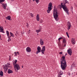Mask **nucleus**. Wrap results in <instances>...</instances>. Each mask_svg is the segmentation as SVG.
<instances>
[{
    "instance_id": "c85d7f7f",
    "label": "nucleus",
    "mask_w": 77,
    "mask_h": 77,
    "mask_svg": "<svg viewBox=\"0 0 77 77\" xmlns=\"http://www.w3.org/2000/svg\"><path fill=\"white\" fill-rule=\"evenodd\" d=\"M3 5H4L3 7V9H6V6L5 5V4H3Z\"/></svg>"
},
{
    "instance_id": "9d476101",
    "label": "nucleus",
    "mask_w": 77,
    "mask_h": 77,
    "mask_svg": "<svg viewBox=\"0 0 77 77\" xmlns=\"http://www.w3.org/2000/svg\"><path fill=\"white\" fill-rule=\"evenodd\" d=\"M27 52H29L31 51V48L29 47H27L26 49Z\"/></svg>"
},
{
    "instance_id": "f704fd0d",
    "label": "nucleus",
    "mask_w": 77,
    "mask_h": 77,
    "mask_svg": "<svg viewBox=\"0 0 77 77\" xmlns=\"http://www.w3.org/2000/svg\"><path fill=\"white\" fill-rule=\"evenodd\" d=\"M9 60H11V55L9 56Z\"/></svg>"
},
{
    "instance_id": "4d7b16f0",
    "label": "nucleus",
    "mask_w": 77,
    "mask_h": 77,
    "mask_svg": "<svg viewBox=\"0 0 77 77\" xmlns=\"http://www.w3.org/2000/svg\"><path fill=\"white\" fill-rule=\"evenodd\" d=\"M67 55V54H66V55Z\"/></svg>"
},
{
    "instance_id": "412c9836",
    "label": "nucleus",
    "mask_w": 77,
    "mask_h": 77,
    "mask_svg": "<svg viewBox=\"0 0 77 77\" xmlns=\"http://www.w3.org/2000/svg\"><path fill=\"white\" fill-rule=\"evenodd\" d=\"M32 1L33 2L35 1L37 4H38V3H39V0H32Z\"/></svg>"
},
{
    "instance_id": "5701e85b",
    "label": "nucleus",
    "mask_w": 77,
    "mask_h": 77,
    "mask_svg": "<svg viewBox=\"0 0 77 77\" xmlns=\"http://www.w3.org/2000/svg\"><path fill=\"white\" fill-rule=\"evenodd\" d=\"M63 43H66V39H65V38L63 39Z\"/></svg>"
},
{
    "instance_id": "72a5a7b5",
    "label": "nucleus",
    "mask_w": 77,
    "mask_h": 77,
    "mask_svg": "<svg viewBox=\"0 0 77 77\" xmlns=\"http://www.w3.org/2000/svg\"><path fill=\"white\" fill-rule=\"evenodd\" d=\"M43 22V20H42L41 19L40 20V23H42Z\"/></svg>"
},
{
    "instance_id": "bf43d9fd",
    "label": "nucleus",
    "mask_w": 77,
    "mask_h": 77,
    "mask_svg": "<svg viewBox=\"0 0 77 77\" xmlns=\"http://www.w3.org/2000/svg\"><path fill=\"white\" fill-rule=\"evenodd\" d=\"M5 5H6H6H7V4H6Z\"/></svg>"
},
{
    "instance_id": "58836bf2",
    "label": "nucleus",
    "mask_w": 77,
    "mask_h": 77,
    "mask_svg": "<svg viewBox=\"0 0 77 77\" xmlns=\"http://www.w3.org/2000/svg\"><path fill=\"white\" fill-rule=\"evenodd\" d=\"M28 34L30 33V29L29 30V31H28Z\"/></svg>"
},
{
    "instance_id": "603ef678",
    "label": "nucleus",
    "mask_w": 77,
    "mask_h": 77,
    "mask_svg": "<svg viewBox=\"0 0 77 77\" xmlns=\"http://www.w3.org/2000/svg\"><path fill=\"white\" fill-rule=\"evenodd\" d=\"M69 75H71V74H70V73H69Z\"/></svg>"
},
{
    "instance_id": "c03bdc74",
    "label": "nucleus",
    "mask_w": 77,
    "mask_h": 77,
    "mask_svg": "<svg viewBox=\"0 0 77 77\" xmlns=\"http://www.w3.org/2000/svg\"><path fill=\"white\" fill-rule=\"evenodd\" d=\"M7 65H11V64L9 63H8Z\"/></svg>"
},
{
    "instance_id": "79ce46f5",
    "label": "nucleus",
    "mask_w": 77,
    "mask_h": 77,
    "mask_svg": "<svg viewBox=\"0 0 77 77\" xmlns=\"http://www.w3.org/2000/svg\"><path fill=\"white\" fill-rule=\"evenodd\" d=\"M9 36V35H8V38H11V36Z\"/></svg>"
},
{
    "instance_id": "dca6fc26",
    "label": "nucleus",
    "mask_w": 77,
    "mask_h": 77,
    "mask_svg": "<svg viewBox=\"0 0 77 77\" xmlns=\"http://www.w3.org/2000/svg\"><path fill=\"white\" fill-rule=\"evenodd\" d=\"M36 19L37 21H39V14H38L36 16Z\"/></svg>"
},
{
    "instance_id": "cd10ccee",
    "label": "nucleus",
    "mask_w": 77,
    "mask_h": 77,
    "mask_svg": "<svg viewBox=\"0 0 77 77\" xmlns=\"http://www.w3.org/2000/svg\"><path fill=\"white\" fill-rule=\"evenodd\" d=\"M41 30L39 29L38 30H37L36 31V32H37V33H39V32H41Z\"/></svg>"
},
{
    "instance_id": "ddd939ff",
    "label": "nucleus",
    "mask_w": 77,
    "mask_h": 77,
    "mask_svg": "<svg viewBox=\"0 0 77 77\" xmlns=\"http://www.w3.org/2000/svg\"><path fill=\"white\" fill-rule=\"evenodd\" d=\"M42 38H41L40 39V44L41 45H43V44H44V42L42 41Z\"/></svg>"
},
{
    "instance_id": "864d4df0",
    "label": "nucleus",
    "mask_w": 77,
    "mask_h": 77,
    "mask_svg": "<svg viewBox=\"0 0 77 77\" xmlns=\"http://www.w3.org/2000/svg\"><path fill=\"white\" fill-rule=\"evenodd\" d=\"M22 68H23V66H22Z\"/></svg>"
},
{
    "instance_id": "1a4fd4ad",
    "label": "nucleus",
    "mask_w": 77,
    "mask_h": 77,
    "mask_svg": "<svg viewBox=\"0 0 77 77\" xmlns=\"http://www.w3.org/2000/svg\"><path fill=\"white\" fill-rule=\"evenodd\" d=\"M48 10H47V12L48 13H50V11H51L52 8L51 7V6H48Z\"/></svg>"
},
{
    "instance_id": "39448f33",
    "label": "nucleus",
    "mask_w": 77,
    "mask_h": 77,
    "mask_svg": "<svg viewBox=\"0 0 77 77\" xmlns=\"http://www.w3.org/2000/svg\"><path fill=\"white\" fill-rule=\"evenodd\" d=\"M15 68H16L17 70H19L20 69V66L18 64H16L14 66Z\"/></svg>"
},
{
    "instance_id": "09e8293b",
    "label": "nucleus",
    "mask_w": 77,
    "mask_h": 77,
    "mask_svg": "<svg viewBox=\"0 0 77 77\" xmlns=\"http://www.w3.org/2000/svg\"><path fill=\"white\" fill-rule=\"evenodd\" d=\"M27 56V57H30V55H26Z\"/></svg>"
},
{
    "instance_id": "4468645a",
    "label": "nucleus",
    "mask_w": 77,
    "mask_h": 77,
    "mask_svg": "<svg viewBox=\"0 0 77 77\" xmlns=\"http://www.w3.org/2000/svg\"><path fill=\"white\" fill-rule=\"evenodd\" d=\"M13 72V71L11 70V69H9L8 70V74H11V73H12Z\"/></svg>"
},
{
    "instance_id": "ea45409f",
    "label": "nucleus",
    "mask_w": 77,
    "mask_h": 77,
    "mask_svg": "<svg viewBox=\"0 0 77 77\" xmlns=\"http://www.w3.org/2000/svg\"><path fill=\"white\" fill-rule=\"evenodd\" d=\"M63 53V52H60L59 53V54H62Z\"/></svg>"
},
{
    "instance_id": "a18cd8bd",
    "label": "nucleus",
    "mask_w": 77,
    "mask_h": 77,
    "mask_svg": "<svg viewBox=\"0 0 77 77\" xmlns=\"http://www.w3.org/2000/svg\"><path fill=\"white\" fill-rule=\"evenodd\" d=\"M1 35H0V39H1V40H2V39L1 38Z\"/></svg>"
},
{
    "instance_id": "a878e982",
    "label": "nucleus",
    "mask_w": 77,
    "mask_h": 77,
    "mask_svg": "<svg viewBox=\"0 0 77 77\" xmlns=\"http://www.w3.org/2000/svg\"><path fill=\"white\" fill-rule=\"evenodd\" d=\"M29 14H30V15L31 16V17H33L34 16H33V14L32 13H30Z\"/></svg>"
},
{
    "instance_id": "6e6552de",
    "label": "nucleus",
    "mask_w": 77,
    "mask_h": 77,
    "mask_svg": "<svg viewBox=\"0 0 77 77\" xmlns=\"http://www.w3.org/2000/svg\"><path fill=\"white\" fill-rule=\"evenodd\" d=\"M71 42L72 44L73 45H74L75 44V40L74 38L71 39Z\"/></svg>"
},
{
    "instance_id": "f3484780",
    "label": "nucleus",
    "mask_w": 77,
    "mask_h": 77,
    "mask_svg": "<svg viewBox=\"0 0 77 77\" xmlns=\"http://www.w3.org/2000/svg\"><path fill=\"white\" fill-rule=\"evenodd\" d=\"M17 60H15L14 61V62H13V63L14 66L15 65H16L15 64L16 63H17Z\"/></svg>"
},
{
    "instance_id": "49530a36",
    "label": "nucleus",
    "mask_w": 77,
    "mask_h": 77,
    "mask_svg": "<svg viewBox=\"0 0 77 77\" xmlns=\"http://www.w3.org/2000/svg\"><path fill=\"white\" fill-rule=\"evenodd\" d=\"M66 46V44H65L64 45V46H63V47H65Z\"/></svg>"
},
{
    "instance_id": "6ab92c4d",
    "label": "nucleus",
    "mask_w": 77,
    "mask_h": 77,
    "mask_svg": "<svg viewBox=\"0 0 77 77\" xmlns=\"http://www.w3.org/2000/svg\"><path fill=\"white\" fill-rule=\"evenodd\" d=\"M63 74V72L62 71H60V72L59 74H58L59 75H62Z\"/></svg>"
},
{
    "instance_id": "5fc2aeb1",
    "label": "nucleus",
    "mask_w": 77,
    "mask_h": 77,
    "mask_svg": "<svg viewBox=\"0 0 77 77\" xmlns=\"http://www.w3.org/2000/svg\"><path fill=\"white\" fill-rule=\"evenodd\" d=\"M15 35H16V36H17V34H15Z\"/></svg>"
},
{
    "instance_id": "e433bc0d",
    "label": "nucleus",
    "mask_w": 77,
    "mask_h": 77,
    "mask_svg": "<svg viewBox=\"0 0 77 77\" xmlns=\"http://www.w3.org/2000/svg\"><path fill=\"white\" fill-rule=\"evenodd\" d=\"M14 53H15V56H17V53H16V52H15Z\"/></svg>"
},
{
    "instance_id": "c9c22d12",
    "label": "nucleus",
    "mask_w": 77,
    "mask_h": 77,
    "mask_svg": "<svg viewBox=\"0 0 77 77\" xmlns=\"http://www.w3.org/2000/svg\"><path fill=\"white\" fill-rule=\"evenodd\" d=\"M63 39V38L61 37V38H58V41H60V39Z\"/></svg>"
},
{
    "instance_id": "2eb2a0df",
    "label": "nucleus",
    "mask_w": 77,
    "mask_h": 77,
    "mask_svg": "<svg viewBox=\"0 0 77 77\" xmlns=\"http://www.w3.org/2000/svg\"><path fill=\"white\" fill-rule=\"evenodd\" d=\"M3 68H4V71L5 72H6L7 71H8V69L7 68L5 67H3Z\"/></svg>"
},
{
    "instance_id": "b1692460",
    "label": "nucleus",
    "mask_w": 77,
    "mask_h": 77,
    "mask_svg": "<svg viewBox=\"0 0 77 77\" xmlns=\"http://www.w3.org/2000/svg\"><path fill=\"white\" fill-rule=\"evenodd\" d=\"M10 35H11V36H12V37H14V34H13V33H12L10 32Z\"/></svg>"
},
{
    "instance_id": "8fccbe9b",
    "label": "nucleus",
    "mask_w": 77,
    "mask_h": 77,
    "mask_svg": "<svg viewBox=\"0 0 77 77\" xmlns=\"http://www.w3.org/2000/svg\"><path fill=\"white\" fill-rule=\"evenodd\" d=\"M11 2H13V1H14V0H11Z\"/></svg>"
},
{
    "instance_id": "423d86ee",
    "label": "nucleus",
    "mask_w": 77,
    "mask_h": 77,
    "mask_svg": "<svg viewBox=\"0 0 77 77\" xmlns=\"http://www.w3.org/2000/svg\"><path fill=\"white\" fill-rule=\"evenodd\" d=\"M67 53L70 56H71V54H72V50L71 49L68 50H67Z\"/></svg>"
},
{
    "instance_id": "f03ea898",
    "label": "nucleus",
    "mask_w": 77,
    "mask_h": 77,
    "mask_svg": "<svg viewBox=\"0 0 77 77\" xmlns=\"http://www.w3.org/2000/svg\"><path fill=\"white\" fill-rule=\"evenodd\" d=\"M57 8H58V9H61L62 8L63 9V10L66 12L68 15H69V13L68 12L69 11V10L68 8L66 7V6H65V5H63V3H61V5H58Z\"/></svg>"
},
{
    "instance_id": "13d9d810",
    "label": "nucleus",
    "mask_w": 77,
    "mask_h": 77,
    "mask_svg": "<svg viewBox=\"0 0 77 77\" xmlns=\"http://www.w3.org/2000/svg\"><path fill=\"white\" fill-rule=\"evenodd\" d=\"M0 3H1V2H0Z\"/></svg>"
},
{
    "instance_id": "473e14b6",
    "label": "nucleus",
    "mask_w": 77,
    "mask_h": 77,
    "mask_svg": "<svg viewBox=\"0 0 77 77\" xmlns=\"http://www.w3.org/2000/svg\"><path fill=\"white\" fill-rule=\"evenodd\" d=\"M12 41V39L11 38H8V42H9V41Z\"/></svg>"
},
{
    "instance_id": "9b49d317",
    "label": "nucleus",
    "mask_w": 77,
    "mask_h": 77,
    "mask_svg": "<svg viewBox=\"0 0 77 77\" xmlns=\"http://www.w3.org/2000/svg\"><path fill=\"white\" fill-rule=\"evenodd\" d=\"M0 32L5 33V31H3V27L2 26L0 27Z\"/></svg>"
},
{
    "instance_id": "7c9ffc66",
    "label": "nucleus",
    "mask_w": 77,
    "mask_h": 77,
    "mask_svg": "<svg viewBox=\"0 0 77 77\" xmlns=\"http://www.w3.org/2000/svg\"><path fill=\"white\" fill-rule=\"evenodd\" d=\"M39 29L40 30V31H41V30H42V27L41 26H39Z\"/></svg>"
},
{
    "instance_id": "7ed1b4c3",
    "label": "nucleus",
    "mask_w": 77,
    "mask_h": 77,
    "mask_svg": "<svg viewBox=\"0 0 77 77\" xmlns=\"http://www.w3.org/2000/svg\"><path fill=\"white\" fill-rule=\"evenodd\" d=\"M53 16L56 21H58L59 19L58 18V15H57V10H56V8L55 7H54V8Z\"/></svg>"
},
{
    "instance_id": "a211bd4d",
    "label": "nucleus",
    "mask_w": 77,
    "mask_h": 77,
    "mask_svg": "<svg viewBox=\"0 0 77 77\" xmlns=\"http://www.w3.org/2000/svg\"><path fill=\"white\" fill-rule=\"evenodd\" d=\"M11 18V16H9L6 17V19L7 20H10Z\"/></svg>"
},
{
    "instance_id": "f8f14e48",
    "label": "nucleus",
    "mask_w": 77,
    "mask_h": 77,
    "mask_svg": "<svg viewBox=\"0 0 77 77\" xmlns=\"http://www.w3.org/2000/svg\"><path fill=\"white\" fill-rule=\"evenodd\" d=\"M63 2L64 3L63 5H65V4L66 3H68V4H69V2H68L67 1V0H63Z\"/></svg>"
},
{
    "instance_id": "f257e3e1",
    "label": "nucleus",
    "mask_w": 77,
    "mask_h": 77,
    "mask_svg": "<svg viewBox=\"0 0 77 77\" xmlns=\"http://www.w3.org/2000/svg\"><path fill=\"white\" fill-rule=\"evenodd\" d=\"M63 60L60 61L61 67L63 70H65L66 67V62L65 60V57L63 56L62 57Z\"/></svg>"
},
{
    "instance_id": "2f4dec72",
    "label": "nucleus",
    "mask_w": 77,
    "mask_h": 77,
    "mask_svg": "<svg viewBox=\"0 0 77 77\" xmlns=\"http://www.w3.org/2000/svg\"><path fill=\"white\" fill-rule=\"evenodd\" d=\"M66 34L67 36H68V38H69V35H68V32H66Z\"/></svg>"
},
{
    "instance_id": "052dcab7",
    "label": "nucleus",
    "mask_w": 77,
    "mask_h": 77,
    "mask_svg": "<svg viewBox=\"0 0 77 77\" xmlns=\"http://www.w3.org/2000/svg\"><path fill=\"white\" fill-rule=\"evenodd\" d=\"M27 24H28V23H27Z\"/></svg>"
},
{
    "instance_id": "bb28decb",
    "label": "nucleus",
    "mask_w": 77,
    "mask_h": 77,
    "mask_svg": "<svg viewBox=\"0 0 77 77\" xmlns=\"http://www.w3.org/2000/svg\"><path fill=\"white\" fill-rule=\"evenodd\" d=\"M6 33H7V35L8 36V35H9V31H8V30L6 31Z\"/></svg>"
},
{
    "instance_id": "4c0bfd02",
    "label": "nucleus",
    "mask_w": 77,
    "mask_h": 77,
    "mask_svg": "<svg viewBox=\"0 0 77 77\" xmlns=\"http://www.w3.org/2000/svg\"><path fill=\"white\" fill-rule=\"evenodd\" d=\"M5 0H0V2H4Z\"/></svg>"
},
{
    "instance_id": "20e7f679",
    "label": "nucleus",
    "mask_w": 77,
    "mask_h": 77,
    "mask_svg": "<svg viewBox=\"0 0 77 77\" xmlns=\"http://www.w3.org/2000/svg\"><path fill=\"white\" fill-rule=\"evenodd\" d=\"M37 51L36 52V54H38L39 53H41V49L40 46H38L37 48Z\"/></svg>"
},
{
    "instance_id": "37998d69",
    "label": "nucleus",
    "mask_w": 77,
    "mask_h": 77,
    "mask_svg": "<svg viewBox=\"0 0 77 77\" xmlns=\"http://www.w3.org/2000/svg\"><path fill=\"white\" fill-rule=\"evenodd\" d=\"M58 77H61V75H58Z\"/></svg>"
},
{
    "instance_id": "393cba45",
    "label": "nucleus",
    "mask_w": 77,
    "mask_h": 77,
    "mask_svg": "<svg viewBox=\"0 0 77 77\" xmlns=\"http://www.w3.org/2000/svg\"><path fill=\"white\" fill-rule=\"evenodd\" d=\"M41 51L42 52V53L43 54H44V52H45V51L44 50H42Z\"/></svg>"
},
{
    "instance_id": "0eeeda50",
    "label": "nucleus",
    "mask_w": 77,
    "mask_h": 77,
    "mask_svg": "<svg viewBox=\"0 0 77 77\" xmlns=\"http://www.w3.org/2000/svg\"><path fill=\"white\" fill-rule=\"evenodd\" d=\"M67 25L68 26V30H69L71 28V24L69 22H68L67 23Z\"/></svg>"
},
{
    "instance_id": "de8ad7c7",
    "label": "nucleus",
    "mask_w": 77,
    "mask_h": 77,
    "mask_svg": "<svg viewBox=\"0 0 77 77\" xmlns=\"http://www.w3.org/2000/svg\"><path fill=\"white\" fill-rule=\"evenodd\" d=\"M17 53L18 55H19V54H19V52H18V51L17 52Z\"/></svg>"
},
{
    "instance_id": "6e6d98bb",
    "label": "nucleus",
    "mask_w": 77,
    "mask_h": 77,
    "mask_svg": "<svg viewBox=\"0 0 77 77\" xmlns=\"http://www.w3.org/2000/svg\"><path fill=\"white\" fill-rule=\"evenodd\" d=\"M16 71V72H18V70H17V71Z\"/></svg>"
},
{
    "instance_id": "3c124183",
    "label": "nucleus",
    "mask_w": 77,
    "mask_h": 77,
    "mask_svg": "<svg viewBox=\"0 0 77 77\" xmlns=\"http://www.w3.org/2000/svg\"><path fill=\"white\" fill-rule=\"evenodd\" d=\"M26 26H27V27H29V25L27 24V25H26Z\"/></svg>"
},
{
    "instance_id": "4be33fe9",
    "label": "nucleus",
    "mask_w": 77,
    "mask_h": 77,
    "mask_svg": "<svg viewBox=\"0 0 77 77\" xmlns=\"http://www.w3.org/2000/svg\"><path fill=\"white\" fill-rule=\"evenodd\" d=\"M42 50H44V51H45V46H43L42 47Z\"/></svg>"
},
{
    "instance_id": "a19ab883",
    "label": "nucleus",
    "mask_w": 77,
    "mask_h": 77,
    "mask_svg": "<svg viewBox=\"0 0 77 77\" xmlns=\"http://www.w3.org/2000/svg\"><path fill=\"white\" fill-rule=\"evenodd\" d=\"M70 9H71V11H72V9H73L72 7H71L70 8Z\"/></svg>"
},
{
    "instance_id": "c756f323",
    "label": "nucleus",
    "mask_w": 77,
    "mask_h": 77,
    "mask_svg": "<svg viewBox=\"0 0 77 77\" xmlns=\"http://www.w3.org/2000/svg\"><path fill=\"white\" fill-rule=\"evenodd\" d=\"M8 65H7V64H6L5 65V66H3V67H5V68H8Z\"/></svg>"
},
{
    "instance_id": "aec40b11",
    "label": "nucleus",
    "mask_w": 77,
    "mask_h": 77,
    "mask_svg": "<svg viewBox=\"0 0 77 77\" xmlns=\"http://www.w3.org/2000/svg\"><path fill=\"white\" fill-rule=\"evenodd\" d=\"M52 5H53V4H52V3L50 2L48 5V6H51V7H53V6H52Z\"/></svg>"
}]
</instances>
